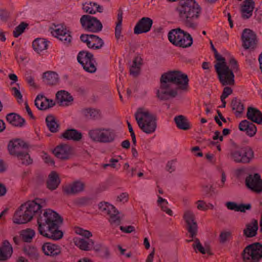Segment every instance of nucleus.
Segmentation results:
<instances>
[{"instance_id":"16","label":"nucleus","mask_w":262,"mask_h":262,"mask_svg":"<svg viewBox=\"0 0 262 262\" xmlns=\"http://www.w3.org/2000/svg\"><path fill=\"white\" fill-rule=\"evenodd\" d=\"M152 24L153 21L151 18L146 17H142L136 24L134 32L135 34L148 32L151 29Z\"/></svg>"},{"instance_id":"58","label":"nucleus","mask_w":262,"mask_h":262,"mask_svg":"<svg viewBox=\"0 0 262 262\" xmlns=\"http://www.w3.org/2000/svg\"><path fill=\"white\" fill-rule=\"evenodd\" d=\"M238 204L234 202H228L226 203V206L230 210L237 211Z\"/></svg>"},{"instance_id":"47","label":"nucleus","mask_w":262,"mask_h":262,"mask_svg":"<svg viewBox=\"0 0 262 262\" xmlns=\"http://www.w3.org/2000/svg\"><path fill=\"white\" fill-rule=\"evenodd\" d=\"M192 246L196 252H199L202 254H205L207 252V250L205 249L198 238L194 239V243L192 244Z\"/></svg>"},{"instance_id":"28","label":"nucleus","mask_w":262,"mask_h":262,"mask_svg":"<svg viewBox=\"0 0 262 262\" xmlns=\"http://www.w3.org/2000/svg\"><path fill=\"white\" fill-rule=\"evenodd\" d=\"M60 138L78 141L81 139L82 134L75 129H68L61 135Z\"/></svg>"},{"instance_id":"22","label":"nucleus","mask_w":262,"mask_h":262,"mask_svg":"<svg viewBox=\"0 0 262 262\" xmlns=\"http://www.w3.org/2000/svg\"><path fill=\"white\" fill-rule=\"evenodd\" d=\"M258 229V222L255 219H252L250 223L246 225L243 230V235L248 238L254 237L257 234Z\"/></svg>"},{"instance_id":"39","label":"nucleus","mask_w":262,"mask_h":262,"mask_svg":"<svg viewBox=\"0 0 262 262\" xmlns=\"http://www.w3.org/2000/svg\"><path fill=\"white\" fill-rule=\"evenodd\" d=\"M231 107L232 111H235L236 116L241 114L245 108L244 104L237 97L233 98L231 102Z\"/></svg>"},{"instance_id":"44","label":"nucleus","mask_w":262,"mask_h":262,"mask_svg":"<svg viewBox=\"0 0 262 262\" xmlns=\"http://www.w3.org/2000/svg\"><path fill=\"white\" fill-rule=\"evenodd\" d=\"M99 208L103 214L108 215L111 212H115V207L107 203L101 202L99 204Z\"/></svg>"},{"instance_id":"24","label":"nucleus","mask_w":262,"mask_h":262,"mask_svg":"<svg viewBox=\"0 0 262 262\" xmlns=\"http://www.w3.org/2000/svg\"><path fill=\"white\" fill-rule=\"evenodd\" d=\"M239 129L241 131H245L247 135L250 137L254 136L257 131V128L253 122L247 120L242 121L239 124Z\"/></svg>"},{"instance_id":"55","label":"nucleus","mask_w":262,"mask_h":262,"mask_svg":"<svg viewBox=\"0 0 262 262\" xmlns=\"http://www.w3.org/2000/svg\"><path fill=\"white\" fill-rule=\"evenodd\" d=\"M251 207L250 204H241L238 205L237 212H245L246 210H250Z\"/></svg>"},{"instance_id":"23","label":"nucleus","mask_w":262,"mask_h":262,"mask_svg":"<svg viewBox=\"0 0 262 262\" xmlns=\"http://www.w3.org/2000/svg\"><path fill=\"white\" fill-rule=\"evenodd\" d=\"M247 117L253 122L258 124H262V113L256 108L249 107L247 112Z\"/></svg>"},{"instance_id":"5","label":"nucleus","mask_w":262,"mask_h":262,"mask_svg":"<svg viewBox=\"0 0 262 262\" xmlns=\"http://www.w3.org/2000/svg\"><path fill=\"white\" fill-rule=\"evenodd\" d=\"M8 149L10 155L16 156L21 160L25 165H29L32 163L28 153V146L26 143L20 139L10 141L8 145Z\"/></svg>"},{"instance_id":"40","label":"nucleus","mask_w":262,"mask_h":262,"mask_svg":"<svg viewBox=\"0 0 262 262\" xmlns=\"http://www.w3.org/2000/svg\"><path fill=\"white\" fill-rule=\"evenodd\" d=\"M23 251L24 253L27 255L30 259L33 260L38 259L39 255L36 248L33 246H27L24 248Z\"/></svg>"},{"instance_id":"60","label":"nucleus","mask_w":262,"mask_h":262,"mask_svg":"<svg viewBox=\"0 0 262 262\" xmlns=\"http://www.w3.org/2000/svg\"><path fill=\"white\" fill-rule=\"evenodd\" d=\"M122 31V24H116L115 30V36L116 39H118L121 36Z\"/></svg>"},{"instance_id":"14","label":"nucleus","mask_w":262,"mask_h":262,"mask_svg":"<svg viewBox=\"0 0 262 262\" xmlns=\"http://www.w3.org/2000/svg\"><path fill=\"white\" fill-rule=\"evenodd\" d=\"M247 187L253 192L260 193L262 192V180L258 173L249 174L245 180Z\"/></svg>"},{"instance_id":"53","label":"nucleus","mask_w":262,"mask_h":262,"mask_svg":"<svg viewBox=\"0 0 262 262\" xmlns=\"http://www.w3.org/2000/svg\"><path fill=\"white\" fill-rule=\"evenodd\" d=\"M211 45V48L214 54V57L218 62H223L225 61V58L222 57L220 54L218 53L216 49L213 46L212 42H210Z\"/></svg>"},{"instance_id":"64","label":"nucleus","mask_w":262,"mask_h":262,"mask_svg":"<svg viewBox=\"0 0 262 262\" xmlns=\"http://www.w3.org/2000/svg\"><path fill=\"white\" fill-rule=\"evenodd\" d=\"M128 195L127 193H122L118 196L117 199L119 202H126L128 200Z\"/></svg>"},{"instance_id":"19","label":"nucleus","mask_w":262,"mask_h":262,"mask_svg":"<svg viewBox=\"0 0 262 262\" xmlns=\"http://www.w3.org/2000/svg\"><path fill=\"white\" fill-rule=\"evenodd\" d=\"M35 105L39 110H46L55 105V103L52 99H50L43 95H38L35 100Z\"/></svg>"},{"instance_id":"2","label":"nucleus","mask_w":262,"mask_h":262,"mask_svg":"<svg viewBox=\"0 0 262 262\" xmlns=\"http://www.w3.org/2000/svg\"><path fill=\"white\" fill-rule=\"evenodd\" d=\"M189 79L186 74L179 71H170L163 73L160 79V87L156 96L161 101L176 97L179 88L187 90Z\"/></svg>"},{"instance_id":"61","label":"nucleus","mask_w":262,"mask_h":262,"mask_svg":"<svg viewBox=\"0 0 262 262\" xmlns=\"http://www.w3.org/2000/svg\"><path fill=\"white\" fill-rule=\"evenodd\" d=\"M166 169L170 173L174 171L176 169L174 162L173 161H168L166 164Z\"/></svg>"},{"instance_id":"18","label":"nucleus","mask_w":262,"mask_h":262,"mask_svg":"<svg viewBox=\"0 0 262 262\" xmlns=\"http://www.w3.org/2000/svg\"><path fill=\"white\" fill-rule=\"evenodd\" d=\"M85 184L80 181H75L63 187V191L67 195H73L83 191Z\"/></svg>"},{"instance_id":"59","label":"nucleus","mask_w":262,"mask_h":262,"mask_svg":"<svg viewBox=\"0 0 262 262\" xmlns=\"http://www.w3.org/2000/svg\"><path fill=\"white\" fill-rule=\"evenodd\" d=\"M197 204V208L200 210L206 211L207 203L202 200H199L196 202Z\"/></svg>"},{"instance_id":"56","label":"nucleus","mask_w":262,"mask_h":262,"mask_svg":"<svg viewBox=\"0 0 262 262\" xmlns=\"http://www.w3.org/2000/svg\"><path fill=\"white\" fill-rule=\"evenodd\" d=\"M12 91L13 92V94L14 96L17 99L18 102H20V101H22L23 96L19 90L16 87H13Z\"/></svg>"},{"instance_id":"4","label":"nucleus","mask_w":262,"mask_h":262,"mask_svg":"<svg viewBox=\"0 0 262 262\" xmlns=\"http://www.w3.org/2000/svg\"><path fill=\"white\" fill-rule=\"evenodd\" d=\"M135 116L139 127L143 132L148 134L155 132L157 127L156 118L148 111L139 108Z\"/></svg>"},{"instance_id":"35","label":"nucleus","mask_w":262,"mask_h":262,"mask_svg":"<svg viewBox=\"0 0 262 262\" xmlns=\"http://www.w3.org/2000/svg\"><path fill=\"white\" fill-rule=\"evenodd\" d=\"M48 41L43 38H38L32 42L33 49L38 53L46 50L48 47Z\"/></svg>"},{"instance_id":"43","label":"nucleus","mask_w":262,"mask_h":262,"mask_svg":"<svg viewBox=\"0 0 262 262\" xmlns=\"http://www.w3.org/2000/svg\"><path fill=\"white\" fill-rule=\"evenodd\" d=\"M99 208L103 214L108 215L111 212H115V207L107 203L101 202L99 204Z\"/></svg>"},{"instance_id":"41","label":"nucleus","mask_w":262,"mask_h":262,"mask_svg":"<svg viewBox=\"0 0 262 262\" xmlns=\"http://www.w3.org/2000/svg\"><path fill=\"white\" fill-rule=\"evenodd\" d=\"M35 232L33 229L27 228L23 230L20 232V236L25 242L30 243L34 237Z\"/></svg>"},{"instance_id":"26","label":"nucleus","mask_w":262,"mask_h":262,"mask_svg":"<svg viewBox=\"0 0 262 262\" xmlns=\"http://www.w3.org/2000/svg\"><path fill=\"white\" fill-rule=\"evenodd\" d=\"M6 120L12 126L18 127H23L26 123L25 119L15 113L7 114Z\"/></svg>"},{"instance_id":"37","label":"nucleus","mask_w":262,"mask_h":262,"mask_svg":"<svg viewBox=\"0 0 262 262\" xmlns=\"http://www.w3.org/2000/svg\"><path fill=\"white\" fill-rule=\"evenodd\" d=\"M83 113L86 117L93 120H98L102 117L101 111L96 108H85L83 110Z\"/></svg>"},{"instance_id":"48","label":"nucleus","mask_w":262,"mask_h":262,"mask_svg":"<svg viewBox=\"0 0 262 262\" xmlns=\"http://www.w3.org/2000/svg\"><path fill=\"white\" fill-rule=\"evenodd\" d=\"M95 37L94 34H81L80 38L81 41L86 43L87 46L91 45V41L92 42L94 41L93 38Z\"/></svg>"},{"instance_id":"15","label":"nucleus","mask_w":262,"mask_h":262,"mask_svg":"<svg viewBox=\"0 0 262 262\" xmlns=\"http://www.w3.org/2000/svg\"><path fill=\"white\" fill-rule=\"evenodd\" d=\"M52 33L54 36L57 37L64 44L69 45L71 43L72 40L71 32L66 27L61 26L54 30Z\"/></svg>"},{"instance_id":"30","label":"nucleus","mask_w":262,"mask_h":262,"mask_svg":"<svg viewBox=\"0 0 262 262\" xmlns=\"http://www.w3.org/2000/svg\"><path fill=\"white\" fill-rule=\"evenodd\" d=\"M82 9L84 12L89 14H95L96 12H102L103 7L96 3L86 2L82 4Z\"/></svg>"},{"instance_id":"36","label":"nucleus","mask_w":262,"mask_h":262,"mask_svg":"<svg viewBox=\"0 0 262 262\" xmlns=\"http://www.w3.org/2000/svg\"><path fill=\"white\" fill-rule=\"evenodd\" d=\"M174 121L178 128L186 130L190 128V124L187 118L183 115L176 116Z\"/></svg>"},{"instance_id":"11","label":"nucleus","mask_w":262,"mask_h":262,"mask_svg":"<svg viewBox=\"0 0 262 262\" xmlns=\"http://www.w3.org/2000/svg\"><path fill=\"white\" fill-rule=\"evenodd\" d=\"M80 23L82 28L88 32L98 33L100 32L103 28L102 23L96 17L89 15H83Z\"/></svg>"},{"instance_id":"6","label":"nucleus","mask_w":262,"mask_h":262,"mask_svg":"<svg viewBox=\"0 0 262 262\" xmlns=\"http://www.w3.org/2000/svg\"><path fill=\"white\" fill-rule=\"evenodd\" d=\"M89 137L94 142L108 143L113 142L116 138L115 132L110 128H95L88 132Z\"/></svg>"},{"instance_id":"3","label":"nucleus","mask_w":262,"mask_h":262,"mask_svg":"<svg viewBox=\"0 0 262 262\" xmlns=\"http://www.w3.org/2000/svg\"><path fill=\"white\" fill-rule=\"evenodd\" d=\"M181 21L187 27L195 29L197 20L200 17L202 9L195 0H180L176 8Z\"/></svg>"},{"instance_id":"7","label":"nucleus","mask_w":262,"mask_h":262,"mask_svg":"<svg viewBox=\"0 0 262 262\" xmlns=\"http://www.w3.org/2000/svg\"><path fill=\"white\" fill-rule=\"evenodd\" d=\"M214 68L217 74L220 82L223 85H233L235 83L233 71L226 64V60L217 62Z\"/></svg>"},{"instance_id":"57","label":"nucleus","mask_w":262,"mask_h":262,"mask_svg":"<svg viewBox=\"0 0 262 262\" xmlns=\"http://www.w3.org/2000/svg\"><path fill=\"white\" fill-rule=\"evenodd\" d=\"M142 59L141 57L137 56L134 58L131 67H139L141 68V66L142 64Z\"/></svg>"},{"instance_id":"46","label":"nucleus","mask_w":262,"mask_h":262,"mask_svg":"<svg viewBox=\"0 0 262 262\" xmlns=\"http://www.w3.org/2000/svg\"><path fill=\"white\" fill-rule=\"evenodd\" d=\"M28 26V24L21 22L18 26H17L13 32V34L14 37H18L20 36L25 31L26 28Z\"/></svg>"},{"instance_id":"8","label":"nucleus","mask_w":262,"mask_h":262,"mask_svg":"<svg viewBox=\"0 0 262 262\" xmlns=\"http://www.w3.org/2000/svg\"><path fill=\"white\" fill-rule=\"evenodd\" d=\"M231 159L237 163L248 164L254 158L252 148L248 146L237 147L230 152Z\"/></svg>"},{"instance_id":"32","label":"nucleus","mask_w":262,"mask_h":262,"mask_svg":"<svg viewBox=\"0 0 262 262\" xmlns=\"http://www.w3.org/2000/svg\"><path fill=\"white\" fill-rule=\"evenodd\" d=\"M56 98L60 105H68L69 103L73 100L72 96L64 90L58 91L56 94Z\"/></svg>"},{"instance_id":"51","label":"nucleus","mask_w":262,"mask_h":262,"mask_svg":"<svg viewBox=\"0 0 262 262\" xmlns=\"http://www.w3.org/2000/svg\"><path fill=\"white\" fill-rule=\"evenodd\" d=\"M93 249L96 251H103L106 256H107L109 254L108 248L101 244H97L96 245H94Z\"/></svg>"},{"instance_id":"45","label":"nucleus","mask_w":262,"mask_h":262,"mask_svg":"<svg viewBox=\"0 0 262 262\" xmlns=\"http://www.w3.org/2000/svg\"><path fill=\"white\" fill-rule=\"evenodd\" d=\"M94 36L95 37L93 38L94 41L92 42L91 41V45H89L88 47L95 50L100 49L103 46L104 42L99 36L95 35H94Z\"/></svg>"},{"instance_id":"1","label":"nucleus","mask_w":262,"mask_h":262,"mask_svg":"<svg viewBox=\"0 0 262 262\" xmlns=\"http://www.w3.org/2000/svg\"><path fill=\"white\" fill-rule=\"evenodd\" d=\"M41 207L38 199L22 204L15 212L13 222L17 224H25L32 220L34 216L39 214L37 222L39 234L54 241L61 239L63 232L59 228L63 222L62 218L50 209H46L42 214H39Z\"/></svg>"},{"instance_id":"38","label":"nucleus","mask_w":262,"mask_h":262,"mask_svg":"<svg viewBox=\"0 0 262 262\" xmlns=\"http://www.w3.org/2000/svg\"><path fill=\"white\" fill-rule=\"evenodd\" d=\"M192 42L193 39L190 34L185 31L183 37L177 41L176 46L186 48L190 47Z\"/></svg>"},{"instance_id":"17","label":"nucleus","mask_w":262,"mask_h":262,"mask_svg":"<svg viewBox=\"0 0 262 262\" xmlns=\"http://www.w3.org/2000/svg\"><path fill=\"white\" fill-rule=\"evenodd\" d=\"M53 153L57 158L61 160H68L72 154V148L69 145L61 144L55 148Z\"/></svg>"},{"instance_id":"49","label":"nucleus","mask_w":262,"mask_h":262,"mask_svg":"<svg viewBox=\"0 0 262 262\" xmlns=\"http://www.w3.org/2000/svg\"><path fill=\"white\" fill-rule=\"evenodd\" d=\"M231 236V233L230 231H223L221 232L220 236L219 239L220 242L221 244L225 243L229 237Z\"/></svg>"},{"instance_id":"33","label":"nucleus","mask_w":262,"mask_h":262,"mask_svg":"<svg viewBox=\"0 0 262 262\" xmlns=\"http://www.w3.org/2000/svg\"><path fill=\"white\" fill-rule=\"evenodd\" d=\"M185 31L180 28L171 30L168 35V39L171 43L176 46L177 41L182 39Z\"/></svg>"},{"instance_id":"31","label":"nucleus","mask_w":262,"mask_h":262,"mask_svg":"<svg viewBox=\"0 0 262 262\" xmlns=\"http://www.w3.org/2000/svg\"><path fill=\"white\" fill-rule=\"evenodd\" d=\"M43 81L47 85H56L59 81L58 75L55 72L47 71L43 73Z\"/></svg>"},{"instance_id":"9","label":"nucleus","mask_w":262,"mask_h":262,"mask_svg":"<svg viewBox=\"0 0 262 262\" xmlns=\"http://www.w3.org/2000/svg\"><path fill=\"white\" fill-rule=\"evenodd\" d=\"M244 262H258L262 258V244L255 243L246 246L242 253Z\"/></svg>"},{"instance_id":"13","label":"nucleus","mask_w":262,"mask_h":262,"mask_svg":"<svg viewBox=\"0 0 262 262\" xmlns=\"http://www.w3.org/2000/svg\"><path fill=\"white\" fill-rule=\"evenodd\" d=\"M243 42L242 46L245 49H254L256 45V35L249 29H245L241 36Z\"/></svg>"},{"instance_id":"52","label":"nucleus","mask_w":262,"mask_h":262,"mask_svg":"<svg viewBox=\"0 0 262 262\" xmlns=\"http://www.w3.org/2000/svg\"><path fill=\"white\" fill-rule=\"evenodd\" d=\"M231 69L233 72H236L239 70L237 60L234 57H231L229 61Z\"/></svg>"},{"instance_id":"12","label":"nucleus","mask_w":262,"mask_h":262,"mask_svg":"<svg viewBox=\"0 0 262 262\" xmlns=\"http://www.w3.org/2000/svg\"><path fill=\"white\" fill-rule=\"evenodd\" d=\"M183 219L186 223V228L190 234L191 239L186 240L187 242L194 241L198 233V224L195 221V215L193 211L189 209L185 210L183 214Z\"/></svg>"},{"instance_id":"21","label":"nucleus","mask_w":262,"mask_h":262,"mask_svg":"<svg viewBox=\"0 0 262 262\" xmlns=\"http://www.w3.org/2000/svg\"><path fill=\"white\" fill-rule=\"evenodd\" d=\"M74 243L80 250L88 251L93 250L94 241L92 239L76 237L74 239Z\"/></svg>"},{"instance_id":"27","label":"nucleus","mask_w":262,"mask_h":262,"mask_svg":"<svg viewBox=\"0 0 262 262\" xmlns=\"http://www.w3.org/2000/svg\"><path fill=\"white\" fill-rule=\"evenodd\" d=\"M42 250L45 255L51 256L57 255L61 252L60 246L51 243L44 244L42 246Z\"/></svg>"},{"instance_id":"63","label":"nucleus","mask_w":262,"mask_h":262,"mask_svg":"<svg viewBox=\"0 0 262 262\" xmlns=\"http://www.w3.org/2000/svg\"><path fill=\"white\" fill-rule=\"evenodd\" d=\"M120 229L123 232L129 233L135 230V227L133 226H128L127 227L120 226Z\"/></svg>"},{"instance_id":"34","label":"nucleus","mask_w":262,"mask_h":262,"mask_svg":"<svg viewBox=\"0 0 262 262\" xmlns=\"http://www.w3.org/2000/svg\"><path fill=\"white\" fill-rule=\"evenodd\" d=\"M46 122L49 130L51 132L57 133L58 132L60 126L53 115H48L46 118Z\"/></svg>"},{"instance_id":"50","label":"nucleus","mask_w":262,"mask_h":262,"mask_svg":"<svg viewBox=\"0 0 262 262\" xmlns=\"http://www.w3.org/2000/svg\"><path fill=\"white\" fill-rule=\"evenodd\" d=\"M76 233L84 237V239H90V237L92 236V234L90 231L84 230L81 228H77L76 229Z\"/></svg>"},{"instance_id":"42","label":"nucleus","mask_w":262,"mask_h":262,"mask_svg":"<svg viewBox=\"0 0 262 262\" xmlns=\"http://www.w3.org/2000/svg\"><path fill=\"white\" fill-rule=\"evenodd\" d=\"M108 215L110 216L109 222L113 226H117L121 224L119 212L116 208L115 209V212H111Z\"/></svg>"},{"instance_id":"54","label":"nucleus","mask_w":262,"mask_h":262,"mask_svg":"<svg viewBox=\"0 0 262 262\" xmlns=\"http://www.w3.org/2000/svg\"><path fill=\"white\" fill-rule=\"evenodd\" d=\"M233 90L231 88L226 86L224 89L222 94L221 96V99H225L229 95L231 94Z\"/></svg>"},{"instance_id":"29","label":"nucleus","mask_w":262,"mask_h":262,"mask_svg":"<svg viewBox=\"0 0 262 262\" xmlns=\"http://www.w3.org/2000/svg\"><path fill=\"white\" fill-rule=\"evenodd\" d=\"M60 183V180L57 173L54 171H52L49 175L47 182V188L53 190L56 189Z\"/></svg>"},{"instance_id":"20","label":"nucleus","mask_w":262,"mask_h":262,"mask_svg":"<svg viewBox=\"0 0 262 262\" xmlns=\"http://www.w3.org/2000/svg\"><path fill=\"white\" fill-rule=\"evenodd\" d=\"M254 2L253 0H245L241 7V17L244 19L250 18L253 14Z\"/></svg>"},{"instance_id":"25","label":"nucleus","mask_w":262,"mask_h":262,"mask_svg":"<svg viewBox=\"0 0 262 262\" xmlns=\"http://www.w3.org/2000/svg\"><path fill=\"white\" fill-rule=\"evenodd\" d=\"M13 252L12 247L10 243L6 240L0 247V261H4L9 258Z\"/></svg>"},{"instance_id":"62","label":"nucleus","mask_w":262,"mask_h":262,"mask_svg":"<svg viewBox=\"0 0 262 262\" xmlns=\"http://www.w3.org/2000/svg\"><path fill=\"white\" fill-rule=\"evenodd\" d=\"M140 70V68L139 67H130L129 69L130 74L134 77H136L139 75Z\"/></svg>"},{"instance_id":"10","label":"nucleus","mask_w":262,"mask_h":262,"mask_svg":"<svg viewBox=\"0 0 262 262\" xmlns=\"http://www.w3.org/2000/svg\"><path fill=\"white\" fill-rule=\"evenodd\" d=\"M77 60L85 71L91 73L96 72V63L92 53L84 51H80Z\"/></svg>"}]
</instances>
